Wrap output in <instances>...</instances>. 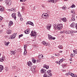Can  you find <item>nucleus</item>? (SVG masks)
Returning a JSON list of instances; mask_svg holds the SVG:
<instances>
[{"mask_svg": "<svg viewBox=\"0 0 77 77\" xmlns=\"http://www.w3.org/2000/svg\"><path fill=\"white\" fill-rule=\"evenodd\" d=\"M48 70L47 72V70L44 69H42L41 70V72L42 73L45 74L43 75L44 77H50L49 76H48L47 77V74H50V72H49Z\"/></svg>", "mask_w": 77, "mask_h": 77, "instance_id": "obj_1", "label": "nucleus"}, {"mask_svg": "<svg viewBox=\"0 0 77 77\" xmlns=\"http://www.w3.org/2000/svg\"><path fill=\"white\" fill-rule=\"evenodd\" d=\"M54 28L55 29H56V30H60L62 27H63V25L62 24H59L58 25L56 26V25L54 24Z\"/></svg>", "mask_w": 77, "mask_h": 77, "instance_id": "obj_2", "label": "nucleus"}, {"mask_svg": "<svg viewBox=\"0 0 77 77\" xmlns=\"http://www.w3.org/2000/svg\"><path fill=\"white\" fill-rule=\"evenodd\" d=\"M66 75H71L72 77H77V75H75L73 73H71L69 72L68 73H66L65 74Z\"/></svg>", "mask_w": 77, "mask_h": 77, "instance_id": "obj_3", "label": "nucleus"}, {"mask_svg": "<svg viewBox=\"0 0 77 77\" xmlns=\"http://www.w3.org/2000/svg\"><path fill=\"white\" fill-rule=\"evenodd\" d=\"M30 35L31 36H36L37 35V33L35 31H32Z\"/></svg>", "mask_w": 77, "mask_h": 77, "instance_id": "obj_4", "label": "nucleus"}, {"mask_svg": "<svg viewBox=\"0 0 77 77\" xmlns=\"http://www.w3.org/2000/svg\"><path fill=\"white\" fill-rule=\"evenodd\" d=\"M5 3H6L7 5H8V6H10L11 5L10 0H6L5 1Z\"/></svg>", "mask_w": 77, "mask_h": 77, "instance_id": "obj_5", "label": "nucleus"}, {"mask_svg": "<svg viewBox=\"0 0 77 77\" xmlns=\"http://www.w3.org/2000/svg\"><path fill=\"white\" fill-rule=\"evenodd\" d=\"M11 16L13 18H14V20H16L17 17H16V13H14L12 14Z\"/></svg>", "mask_w": 77, "mask_h": 77, "instance_id": "obj_6", "label": "nucleus"}, {"mask_svg": "<svg viewBox=\"0 0 77 77\" xmlns=\"http://www.w3.org/2000/svg\"><path fill=\"white\" fill-rule=\"evenodd\" d=\"M48 38L49 39H50H50H53V40H54L55 39H56V38L55 37H53V36H52L51 35L49 34L48 35Z\"/></svg>", "mask_w": 77, "mask_h": 77, "instance_id": "obj_7", "label": "nucleus"}, {"mask_svg": "<svg viewBox=\"0 0 77 77\" xmlns=\"http://www.w3.org/2000/svg\"><path fill=\"white\" fill-rule=\"evenodd\" d=\"M66 33V34H69L70 33L72 34V33H73V31L72 30H67L66 32H65Z\"/></svg>", "mask_w": 77, "mask_h": 77, "instance_id": "obj_8", "label": "nucleus"}, {"mask_svg": "<svg viewBox=\"0 0 77 77\" xmlns=\"http://www.w3.org/2000/svg\"><path fill=\"white\" fill-rule=\"evenodd\" d=\"M30 32V30L29 29H28L24 31V32L25 34H29Z\"/></svg>", "mask_w": 77, "mask_h": 77, "instance_id": "obj_9", "label": "nucleus"}, {"mask_svg": "<svg viewBox=\"0 0 77 77\" xmlns=\"http://www.w3.org/2000/svg\"><path fill=\"white\" fill-rule=\"evenodd\" d=\"M7 11H10V12H15L16 11V10L15 9V8H14V9L12 8L11 9H7Z\"/></svg>", "mask_w": 77, "mask_h": 77, "instance_id": "obj_10", "label": "nucleus"}, {"mask_svg": "<svg viewBox=\"0 0 77 77\" xmlns=\"http://www.w3.org/2000/svg\"><path fill=\"white\" fill-rule=\"evenodd\" d=\"M70 27H72V28H74V27H75V24L74 23H72L70 25Z\"/></svg>", "mask_w": 77, "mask_h": 77, "instance_id": "obj_11", "label": "nucleus"}, {"mask_svg": "<svg viewBox=\"0 0 77 77\" xmlns=\"http://www.w3.org/2000/svg\"><path fill=\"white\" fill-rule=\"evenodd\" d=\"M13 22H12V21L9 22L8 24V27L9 28H10V27H11V25H13Z\"/></svg>", "mask_w": 77, "mask_h": 77, "instance_id": "obj_12", "label": "nucleus"}, {"mask_svg": "<svg viewBox=\"0 0 77 77\" xmlns=\"http://www.w3.org/2000/svg\"><path fill=\"white\" fill-rule=\"evenodd\" d=\"M27 64L29 66H31L32 65V63L30 61H29L27 62Z\"/></svg>", "mask_w": 77, "mask_h": 77, "instance_id": "obj_13", "label": "nucleus"}, {"mask_svg": "<svg viewBox=\"0 0 77 77\" xmlns=\"http://www.w3.org/2000/svg\"><path fill=\"white\" fill-rule=\"evenodd\" d=\"M10 53L11 55H15V53H16V52L14 51H10Z\"/></svg>", "mask_w": 77, "mask_h": 77, "instance_id": "obj_14", "label": "nucleus"}, {"mask_svg": "<svg viewBox=\"0 0 77 77\" xmlns=\"http://www.w3.org/2000/svg\"><path fill=\"white\" fill-rule=\"evenodd\" d=\"M27 23H28V24H30V25H31V26H34V25L33 24V23L31 21L27 22Z\"/></svg>", "mask_w": 77, "mask_h": 77, "instance_id": "obj_15", "label": "nucleus"}, {"mask_svg": "<svg viewBox=\"0 0 77 77\" xmlns=\"http://www.w3.org/2000/svg\"><path fill=\"white\" fill-rule=\"evenodd\" d=\"M51 27V24H49L48 26H47V29H48V30H49Z\"/></svg>", "mask_w": 77, "mask_h": 77, "instance_id": "obj_16", "label": "nucleus"}, {"mask_svg": "<svg viewBox=\"0 0 77 77\" xmlns=\"http://www.w3.org/2000/svg\"><path fill=\"white\" fill-rule=\"evenodd\" d=\"M3 66L2 65H0V72H1L2 71V70L3 69Z\"/></svg>", "mask_w": 77, "mask_h": 77, "instance_id": "obj_17", "label": "nucleus"}, {"mask_svg": "<svg viewBox=\"0 0 77 77\" xmlns=\"http://www.w3.org/2000/svg\"><path fill=\"white\" fill-rule=\"evenodd\" d=\"M38 57H39L38 58H39V59H43V57H44V56H43V55L41 54L40 55L38 56Z\"/></svg>", "mask_w": 77, "mask_h": 77, "instance_id": "obj_18", "label": "nucleus"}, {"mask_svg": "<svg viewBox=\"0 0 77 77\" xmlns=\"http://www.w3.org/2000/svg\"><path fill=\"white\" fill-rule=\"evenodd\" d=\"M44 68H45L46 69H48L49 68V66L45 65L43 66Z\"/></svg>", "mask_w": 77, "mask_h": 77, "instance_id": "obj_19", "label": "nucleus"}, {"mask_svg": "<svg viewBox=\"0 0 77 77\" xmlns=\"http://www.w3.org/2000/svg\"><path fill=\"white\" fill-rule=\"evenodd\" d=\"M16 37V35H14V34L12 35H11V39H15V38Z\"/></svg>", "mask_w": 77, "mask_h": 77, "instance_id": "obj_20", "label": "nucleus"}, {"mask_svg": "<svg viewBox=\"0 0 77 77\" xmlns=\"http://www.w3.org/2000/svg\"><path fill=\"white\" fill-rule=\"evenodd\" d=\"M71 20L72 21H75V16H72L71 18Z\"/></svg>", "mask_w": 77, "mask_h": 77, "instance_id": "obj_21", "label": "nucleus"}, {"mask_svg": "<svg viewBox=\"0 0 77 77\" xmlns=\"http://www.w3.org/2000/svg\"><path fill=\"white\" fill-rule=\"evenodd\" d=\"M11 32H12V31L9 29L8 30H7V33L8 34H11Z\"/></svg>", "mask_w": 77, "mask_h": 77, "instance_id": "obj_22", "label": "nucleus"}, {"mask_svg": "<svg viewBox=\"0 0 77 77\" xmlns=\"http://www.w3.org/2000/svg\"><path fill=\"white\" fill-rule=\"evenodd\" d=\"M54 1H55V0H49V2H50V3H54Z\"/></svg>", "mask_w": 77, "mask_h": 77, "instance_id": "obj_23", "label": "nucleus"}, {"mask_svg": "<svg viewBox=\"0 0 77 77\" xmlns=\"http://www.w3.org/2000/svg\"><path fill=\"white\" fill-rule=\"evenodd\" d=\"M32 62L35 63L36 62V60H35V59H34L33 58H32Z\"/></svg>", "mask_w": 77, "mask_h": 77, "instance_id": "obj_24", "label": "nucleus"}, {"mask_svg": "<svg viewBox=\"0 0 77 77\" xmlns=\"http://www.w3.org/2000/svg\"><path fill=\"white\" fill-rule=\"evenodd\" d=\"M42 44L44 45L45 46H47V45L46 44V43L45 42V41H43L42 42Z\"/></svg>", "mask_w": 77, "mask_h": 77, "instance_id": "obj_25", "label": "nucleus"}, {"mask_svg": "<svg viewBox=\"0 0 77 77\" xmlns=\"http://www.w3.org/2000/svg\"><path fill=\"white\" fill-rule=\"evenodd\" d=\"M44 17H46V19H48V17H49V15L48 14H45Z\"/></svg>", "mask_w": 77, "mask_h": 77, "instance_id": "obj_26", "label": "nucleus"}, {"mask_svg": "<svg viewBox=\"0 0 77 77\" xmlns=\"http://www.w3.org/2000/svg\"><path fill=\"white\" fill-rule=\"evenodd\" d=\"M62 9H63V10H66V9H67V8L66 7V6H65L62 7Z\"/></svg>", "mask_w": 77, "mask_h": 77, "instance_id": "obj_27", "label": "nucleus"}, {"mask_svg": "<svg viewBox=\"0 0 77 77\" xmlns=\"http://www.w3.org/2000/svg\"><path fill=\"white\" fill-rule=\"evenodd\" d=\"M44 14H43L42 15V18H45L46 19V20H47V17H45V16H44Z\"/></svg>", "mask_w": 77, "mask_h": 77, "instance_id": "obj_28", "label": "nucleus"}, {"mask_svg": "<svg viewBox=\"0 0 77 77\" xmlns=\"http://www.w3.org/2000/svg\"><path fill=\"white\" fill-rule=\"evenodd\" d=\"M3 61H4V59H3V57L0 58V62H3Z\"/></svg>", "mask_w": 77, "mask_h": 77, "instance_id": "obj_29", "label": "nucleus"}, {"mask_svg": "<svg viewBox=\"0 0 77 77\" xmlns=\"http://www.w3.org/2000/svg\"><path fill=\"white\" fill-rule=\"evenodd\" d=\"M0 11H1L2 12H3L4 11V8L3 7H2L1 9H0Z\"/></svg>", "mask_w": 77, "mask_h": 77, "instance_id": "obj_30", "label": "nucleus"}, {"mask_svg": "<svg viewBox=\"0 0 77 77\" xmlns=\"http://www.w3.org/2000/svg\"><path fill=\"white\" fill-rule=\"evenodd\" d=\"M62 21H63L64 22H66V18H63L62 19Z\"/></svg>", "mask_w": 77, "mask_h": 77, "instance_id": "obj_31", "label": "nucleus"}, {"mask_svg": "<svg viewBox=\"0 0 77 77\" xmlns=\"http://www.w3.org/2000/svg\"><path fill=\"white\" fill-rule=\"evenodd\" d=\"M18 17H21V14H20V11L18 12Z\"/></svg>", "mask_w": 77, "mask_h": 77, "instance_id": "obj_32", "label": "nucleus"}, {"mask_svg": "<svg viewBox=\"0 0 77 77\" xmlns=\"http://www.w3.org/2000/svg\"><path fill=\"white\" fill-rule=\"evenodd\" d=\"M23 54L24 55H26V54H27V51L26 50V49L24 50Z\"/></svg>", "mask_w": 77, "mask_h": 77, "instance_id": "obj_33", "label": "nucleus"}, {"mask_svg": "<svg viewBox=\"0 0 77 77\" xmlns=\"http://www.w3.org/2000/svg\"><path fill=\"white\" fill-rule=\"evenodd\" d=\"M36 68V67H35L34 66H32V67H31V69H33V70H35Z\"/></svg>", "mask_w": 77, "mask_h": 77, "instance_id": "obj_34", "label": "nucleus"}, {"mask_svg": "<svg viewBox=\"0 0 77 77\" xmlns=\"http://www.w3.org/2000/svg\"><path fill=\"white\" fill-rule=\"evenodd\" d=\"M73 51L74 53H75V54H77V49L73 50Z\"/></svg>", "mask_w": 77, "mask_h": 77, "instance_id": "obj_35", "label": "nucleus"}, {"mask_svg": "<svg viewBox=\"0 0 77 77\" xmlns=\"http://www.w3.org/2000/svg\"><path fill=\"white\" fill-rule=\"evenodd\" d=\"M75 6L74 5H73L71 6L70 8H75Z\"/></svg>", "mask_w": 77, "mask_h": 77, "instance_id": "obj_36", "label": "nucleus"}, {"mask_svg": "<svg viewBox=\"0 0 77 77\" xmlns=\"http://www.w3.org/2000/svg\"><path fill=\"white\" fill-rule=\"evenodd\" d=\"M22 36H23V34H22L20 35H19V39H20L21 37H22Z\"/></svg>", "mask_w": 77, "mask_h": 77, "instance_id": "obj_37", "label": "nucleus"}, {"mask_svg": "<svg viewBox=\"0 0 77 77\" xmlns=\"http://www.w3.org/2000/svg\"><path fill=\"white\" fill-rule=\"evenodd\" d=\"M58 48H60V49H62V45H59L58 46Z\"/></svg>", "mask_w": 77, "mask_h": 77, "instance_id": "obj_38", "label": "nucleus"}, {"mask_svg": "<svg viewBox=\"0 0 77 77\" xmlns=\"http://www.w3.org/2000/svg\"><path fill=\"white\" fill-rule=\"evenodd\" d=\"M64 59L63 58H62L60 60V62H63V60H64Z\"/></svg>", "mask_w": 77, "mask_h": 77, "instance_id": "obj_39", "label": "nucleus"}, {"mask_svg": "<svg viewBox=\"0 0 77 77\" xmlns=\"http://www.w3.org/2000/svg\"><path fill=\"white\" fill-rule=\"evenodd\" d=\"M26 47H27V45H25L24 47V50H26Z\"/></svg>", "mask_w": 77, "mask_h": 77, "instance_id": "obj_40", "label": "nucleus"}, {"mask_svg": "<svg viewBox=\"0 0 77 77\" xmlns=\"http://www.w3.org/2000/svg\"><path fill=\"white\" fill-rule=\"evenodd\" d=\"M56 63H58L59 65H60V61H57L56 62Z\"/></svg>", "mask_w": 77, "mask_h": 77, "instance_id": "obj_41", "label": "nucleus"}, {"mask_svg": "<svg viewBox=\"0 0 77 77\" xmlns=\"http://www.w3.org/2000/svg\"><path fill=\"white\" fill-rule=\"evenodd\" d=\"M71 13H73L74 14V13H75V11H74V10H72L71 11Z\"/></svg>", "mask_w": 77, "mask_h": 77, "instance_id": "obj_42", "label": "nucleus"}, {"mask_svg": "<svg viewBox=\"0 0 77 77\" xmlns=\"http://www.w3.org/2000/svg\"><path fill=\"white\" fill-rule=\"evenodd\" d=\"M5 45H9V43L7 42L5 43Z\"/></svg>", "mask_w": 77, "mask_h": 77, "instance_id": "obj_43", "label": "nucleus"}, {"mask_svg": "<svg viewBox=\"0 0 77 77\" xmlns=\"http://www.w3.org/2000/svg\"><path fill=\"white\" fill-rule=\"evenodd\" d=\"M13 69H15L16 68H17V66H13L12 67Z\"/></svg>", "mask_w": 77, "mask_h": 77, "instance_id": "obj_44", "label": "nucleus"}, {"mask_svg": "<svg viewBox=\"0 0 77 77\" xmlns=\"http://www.w3.org/2000/svg\"><path fill=\"white\" fill-rule=\"evenodd\" d=\"M5 70L6 71H8V70H9V69H8V68L6 67L5 68Z\"/></svg>", "mask_w": 77, "mask_h": 77, "instance_id": "obj_45", "label": "nucleus"}, {"mask_svg": "<svg viewBox=\"0 0 77 77\" xmlns=\"http://www.w3.org/2000/svg\"><path fill=\"white\" fill-rule=\"evenodd\" d=\"M70 56H71L72 57H73L74 55H73V54H72L71 53L70 55Z\"/></svg>", "mask_w": 77, "mask_h": 77, "instance_id": "obj_46", "label": "nucleus"}, {"mask_svg": "<svg viewBox=\"0 0 77 77\" xmlns=\"http://www.w3.org/2000/svg\"><path fill=\"white\" fill-rule=\"evenodd\" d=\"M8 39H11V36H8Z\"/></svg>", "mask_w": 77, "mask_h": 77, "instance_id": "obj_47", "label": "nucleus"}, {"mask_svg": "<svg viewBox=\"0 0 77 77\" xmlns=\"http://www.w3.org/2000/svg\"><path fill=\"white\" fill-rule=\"evenodd\" d=\"M9 36L7 35H5L4 36L5 38H8V37Z\"/></svg>", "mask_w": 77, "mask_h": 77, "instance_id": "obj_48", "label": "nucleus"}, {"mask_svg": "<svg viewBox=\"0 0 77 77\" xmlns=\"http://www.w3.org/2000/svg\"><path fill=\"white\" fill-rule=\"evenodd\" d=\"M77 31H73V33H77Z\"/></svg>", "mask_w": 77, "mask_h": 77, "instance_id": "obj_49", "label": "nucleus"}, {"mask_svg": "<svg viewBox=\"0 0 77 77\" xmlns=\"http://www.w3.org/2000/svg\"><path fill=\"white\" fill-rule=\"evenodd\" d=\"M0 19L1 20H3V17H1V16H0Z\"/></svg>", "mask_w": 77, "mask_h": 77, "instance_id": "obj_50", "label": "nucleus"}, {"mask_svg": "<svg viewBox=\"0 0 77 77\" xmlns=\"http://www.w3.org/2000/svg\"><path fill=\"white\" fill-rule=\"evenodd\" d=\"M50 75L51 77L53 75L51 74V73H50Z\"/></svg>", "mask_w": 77, "mask_h": 77, "instance_id": "obj_51", "label": "nucleus"}, {"mask_svg": "<svg viewBox=\"0 0 77 77\" xmlns=\"http://www.w3.org/2000/svg\"><path fill=\"white\" fill-rule=\"evenodd\" d=\"M22 10H24V7L23 6L22 7Z\"/></svg>", "mask_w": 77, "mask_h": 77, "instance_id": "obj_52", "label": "nucleus"}, {"mask_svg": "<svg viewBox=\"0 0 77 77\" xmlns=\"http://www.w3.org/2000/svg\"><path fill=\"white\" fill-rule=\"evenodd\" d=\"M20 20H21V21H23V19L21 17H20Z\"/></svg>", "mask_w": 77, "mask_h": 77, "instance_id": "obj_53", "label": "nucleus"}, {"mask_svg": "<svg viewBox=\"0 0 77 77\" xmlns=\"http://www.w3.org/2000/svg\"><path fill=\"white\" fill-rule=\"evenodd\" d=\"M17 35V33H14L13 34V35H14L15 36H16V35Z\"/></svg>", "mask_w": 77, "mask_h": 77, "instance_id": "obj_54", "label": "nucleus"}, {"mask_svg": "<svg viewBox=\"0 0 77 77\" xmlns=\"http://www.w3.org/2000/svg\"><path fill=\"white\" fill-rule=\"evenodd\" d=\"M3 7V6H0V9H2V8Z\"/></svg>", "mask_w": 77, "mask_h": 77, "instance_id": "obj_55", "label": "nucleus"}, {"mask_svg": "<svg viewBox=\"0 0 77 77\" xmlns=\"http://www.w3.org/2000/svg\"><path fill=\"white\" fill-rule=\"evenodd\" d=\"M25 1H26V0H23L22 2H25Z\"/></svg>", "mask_w": 77, "mask_h": 77, "instance_id": "obj_56", "label": "nucleus"}, {"mask_svg": "<svg viewBox=\"0 0 77 77\" xmlns=\"http://www.w3.org/2000/svg\"><path fill=\"white\" fill-rule=\"evenodd\" d=\"M63 51H59V53H62Z\"/></svg>", "mask_w": 77, "mask_h": 77, "instance_id": "obj_57", "label": "nucleus"}, {"mask_svg": "<svg viewBox=\"0 0 77 77\" xmlns=\"http://www.w3.org/2000/svg\"><path fill=\"white\" fill-rule=\"evenodd\" d=\"M57 1H58V0H55V3H56V2H57Z\"/></svg>", "mask_w": 77, "mask_h": 77, "instance_id": "obj_58", "label": "nucleus"}, {"mask_svg": "<svg viewBox=\"0 0 77 77\" xmlns=\"http://www.w3.org/2000/svg\"><path fill=\"white\" fill-rule=\"evenodd\" d=\"M69 60H70V61H72V59L71 58V59H69Z\"/></svg>", "mask_w": 77, "mask_h": 77, "instance_id": "obj_59", "label": "nucleus"}, {"mask_svg": "<svg viewBox=\"0 0 77 77\" xmlns=\"http://www.w3.org/2000/svg\"><path fill=\"white\" fill-rule=\"evenodd\" d=\"M49 72H51V70H48Z\"/></svg>", "mask_w": 77, "mask_h": 77, "instance_id": "obj_60", "label": "nucleus"}, {"mask_svg": "<svg viewBox=\"0 0 77 77\" xmlns=\"http://www.w3.org/2000/svg\"><path fill=\"white\" fill-rule=\"evenodd\" d=\"M23 0H20V2H23Z\"/></svg>", "mask_w": 77, "mask_h": 77, "instance_id": "obj_61", "label": "nucleus"}, {"mask_svg": "<svg viewBox=\"0 0 77 77\" xmlns=\"http://www.w3.org/2000/svg\"><path fill=\"white\" fill-rule=\"evenodd\" d=\"M3 0H0V2H2V1H3Z\"/></svg>", "mask_w": 77, "mask_h": 77, "instance_id": "obj_62", "label": "nucleus"}, {"mask_svg": "<svg viewBox=\"0 0 77 77\" xmlns=\"http://www.w3.org/2000/svg\"><path fill=\"white\" fill-rule=\"evenodd\" d=\"M46 44L47 46L48 45V44L47 43H46Z\"/></svg>", "mask_w": 77, "mask_h": 77, "instance_id": "obj_63", "label": "nucleus"}, {"mask_svg": "<svg viewBox=\"0 0 77 77\" xmlns=\"http://www.w3.org/2000/svg\"><path fill=\"white\" fill-rule=\"evenodd\" d=\"M0 32H2V30H1L0 31Z\"/></svg>", "mask_w": 77, "mask_h": 77, "instance_id": "obj_64", "label": "nucleus"}]
</instances>
